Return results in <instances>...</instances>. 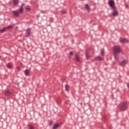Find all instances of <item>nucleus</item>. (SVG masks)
Masks as SVG:
<instances>
[{"label": "nucleus", "instance_id": "nucleus-13", "mask_svg": "<svg viewBox=\"0 0 129 129\" xmlns=\"http://www.w3.org/2000/svg\"><path fill=\"white\" fill-rule=\"evenodd\" d=\"M29 73H30V71H29V70L27 69L25 71V74L26 76H29Z\"/></svg>", "mask_w": 129, "mask_h": 129}, {"label": "nucleus", "instance_id": "nucleus-32", "mask_svg": "<svg viewBox=\"0 0 129 129\" xmlns=\"http://www.w3.org/2000/svg\"><path fill=\"white\" fill-rule=\"evenodd\" d=\"M66 104L67 103V102L65 103Z\"/></svg>", "mask_w": 129, "mask_h": 129}, {"label": "nucleus", "instance_id": "nucleus-30", "mask_svg": "<svg viewBox=\"0 0 129 129\" xmlns=\"http://www.w3.org/2000/svg\"><path fill=\"white\" fill-rule=\"evenodd\" d=\"M39 15H37V18H39Z\"/></svg>", "mask_w": 129, "mask_h": 129}, {"label": "nucleus", "instance_id": "nucleus-17", "mask_svg": "<svg viewBox=\"0 0 129 129\" xmlns=\"http://www.w3.org/2000/svg\"><path fill=\"white\" fill-rule=\"evenodd\" d=\"M8 68H9V69H11L12 68V63L10 62V63H8L7 65Z\"/></svg>", "mask_w": 129, "mask_h": 129}, {"label": "nucleus", "instance_id": "nucleus-24", "mask_svg": "<svg viewBox=\"0 0 129 129\" xmlns=\"http://www.w3.org/2000/svg\"><path fill=\"white\" fill-rule=\"evenodd\" d=\"M101 54L102 56H104V51H102L101 52Z\"/></svg>", "mask_w": 129, "mask_h": 129}, {"label": "nucleus", "instance_id": "nucleus-8", "mask_svg": "<svg viewBox=\"0 0 129 129\" xmlns=\"http://www.w3.org/2000/svg\"><path fill=\"white\" fill-rule=\"evenodd\" d=\"M126 63H127V61L124 59L120 62V66H124Z\"/></svg>", "mask_w": 129, "mask_h": 129}, {"label": "nucleus", "instance_id": "nucleus-6", "mask_svg": "<svg viewBox=\"0 0 129 129\" xmlns=\"http://www.w3.org/2000/svg\"><path fill=\"white\" fill-rule=\"evenodd\" d=\"M113 12L112 13V15L113 17H116L117 16H118V12L116 11V10H113Z\"/></svg>", "mask_w": 129, "mask_h": 129}, {"label": "nucleus", "instance_id": "nucleus-14", "mask_svg": "<svg viewBox=\"0 0 129 129\" xmlns=\"http://www.w3.org/2000/svg\"><path fill=\"white\" fill-rule=\"evenodd\" d=\"M75 59L76 61H77L78 62H79V61H80V59L79 58V56H78V54H76L75 56Z\"/></svg>", "mask_w": 129, "mask_h": 129}, {"label": "nucleus", "instance_id": "nucleus-16", "mask_svg": "<svg viewBox=\"0 0 129 129\" xmlns=\"http://www.w3.org/2000/svg\"><path fill=\"white\" fill-rule=\"evenodd\" d=\"M65 88L66 91H69V85H68V84L65 85Z\"/></svg>", "mask_w": 129, "mask_h": 129}, {"label": "nucleus", "instance_id": "nucleus-21", "mask_svg": "<svg viewBox=\"0 0 129 129\" xmlns=\"http://www.w3.org/2000/svg\"><path fill=\"white\" fill-rule=\"evenodd\" d=\"M28 127L29 129H34L35 127L32 125L28 124Z\"/></svg>", "mask_w": 129, "mask_h": 129}, {"label": "nucleus", "instance_id": "nucleus-10", "mask_svg": "<svg viewBox=\"0 0 129 129\" xmlns=\"http://www.w3.org/2000/svg\"><path fill=\"white\" fill-rule=\"evenodd\" d=\"M95 61H102L103 60V58L101 56H97L95 58Z\"/></svg>", "mask_w": 129, "mask_h": 129}, {"label": "nucleus", "instance_id": "nucleus-5", "mask_svg": "<svg viewBox=\"0 0 129 129\" xmlns=\"http://www.w3.org/2000/svg\"><path fill=\"white\" fill-rule=\"evenodd\" d=\"M120 42L121 43H128V40L126 38H120Z\"/></svg>", "mask_w": 129, "mask_h": 129}, {"label": "nucleus", "instance_id": "nucleus-23", "mask_svg": "<svg viewBox=\"0 0 129 129\" xmlns=\"http://www.w3.org/2000/svg\"><path fill=\"white\" fill-rule=\"evenodd\" d=\"M86 57L87 59H89V55H88V53H87V51H86Z\"/></svg>", "mask_w": 129, "mask_h": 129}, {"label": "nucleus", "instance_id": "nucleus-1", "mask_svg": "<svg viewBox=\"0 0 129 129\" xmlns=\"http://www.w3.org/2000/svg\"><path fill=\"white\" fill-rule=\"evenodd\" d=\"M120 52H121V49L120 48V46L118 45H115L113 47V53L114 54V59L116 60H118V56Z\"/></svg>", "mask_w": 129, "mask_h": 129}, {"label": "nucleus", "instance_id": "nucleus-2", "mask_svg": "<svg viewBox=\"0 0 129 129\" xmlns=\"http://www.w3.org/2000/svg\"><path fill=\"white\" fill-rule=\"evenodd\" d=\"M108 4L110 8H111V9L113 10V11H115V10H116V7H115V3H114V1L109 0Z\"/></svg>", "mask_w": 129, "mask_h": 129}, {"label": "nucleus", "instance_id": "nucleus-31", "mask_svg": "<svg viewBox=\"0 0 129 129\" xmlns=\"http://www.w3.org/2000/svg\"><path fill=\"white\" fill-rule=\"evenodd\" d=\"M69 59H71V56H70V57H69Z\"/></svg>", "mask_w": 129, "mask_h": 129}, {"label": "nucleus", "instance_id": "nucleus-15", "mask_svg": "<svg viewBox=\"0 0 129 129\" xmlns=\"http://www.w3.org/2000/svg\"><path fill=\"white\" fill-rule=\"evenodd\" d=\"M85 8L87 11H89V5L88 4H86L85 6Z\"/></svg>", "mask_w": 129, "mask_h": 129}, {"label": "nucleus", "instance_id": "nucleus-27", "mask_svg": "<svg viewBox=\"0 0 129 129\" xmlns=\"http://www.w3.org/2000/svg\"><path fill=\"white\" fill-rule=\"evenodd\" d=\"M26 10L27 11H29V10H30V8H26Z\"/></svg>", "mask_w": 129, "mask_h": 129}, {"label": "nucleus", "instance_id": "nucleus-28", "mask_svg": "<svg viewBox=\"0 0 129 129\" xmlns=\"http://www.w3.org/2000/svg\"><path fill=\"white\" fill-rule=\"evenodd\" d=\"M49 125H52V122H50L49 123Z\"/></svg>", "mask_w": 129, "mask_h": 129}, {"label": "nucleus", "instance_id": "nucleus-25", "mask_svg": "<svg viewBox=\"0 0 129 129\" xmlns=\"http://www.w3.org/2000/svg\"><path fill=\"white\" fill-rule=\"evenodd\" d=\"M73 55V51H71V52H70V55L71 56V55Z\"/></svg>", "mask_w": 129, "mask_h": 129}, {"label": "nucleus", "instance_id": "nucleus-18", "mask_svg": "<svg viewBox=\"0 0 129 129\" xmlns=\"http://www.w3.org/2000/svg\"><path fill=\"white\" fill-rule=\"evenodd\" d=\"M6 30H7V28L6 27L2 29H1L0 33H4V32H6Z\"/></svg>", "mask_w": 129, "mask_h": 129}, {"label": "nucleus", "instance_id": "nucleus-9", "mask_svg": "<svg viewBox=\"0 0 129 129\" xmlns=\"http://www.w3.org/2000/svg\"><path fill=\"white\" fill-rule=\"evenodd\" d=\"M13 14L14 16V17H18L19 16V12L18 11H13Z\"/></svg>", "mask_w": 129, "mask_h": 129}, {"label": "nucleus", "instance_id": "nucleus-29", "mask_svg": "<svg viewBox=\"0 0 129 129\" xmlns=\"http://www.w3.org/2000/svg\"><path fill=\"white\" fill-rule=\"evenodd\" d=\"M62 14H66V12H62Z\"/></svg>", "mask_w": 129, "mask_h": 129}, {"label": "nucleus", "instance_id": "nucleus-20", "mask_svg": "<svg viewBox=\"0 0 129 129\" xmlns=\"http://www.w3.org/2000/svg\"><path fill=\"white\" fill-rule=\"evenodd\" d=\"M26 35H27V36H28V37H29V36H30V35H31V33L30 32L29 30H26Z\"/></svg>", "mask_w": 129, "mask_h": 129}, {"label": "nucleus", "instance_id": "nucleus-12", "mask_svg": "<svg viewBox=\"0 0 129 129\" xmlns=\"http://www.w3.org/2000/svg\"><path fill=\"white\" fill-rule=\"evenodd\" d=\"M14 6H18L19 1V0H13Z\"/></svg>", "mask_w": 129, "mask_h": 129}, {"label": "nucleus", "instance_id": "nucleus-4", "mask_svg": "<svg viewBox=\"0 0 129 129\" xmlns=\"http://www.w3.org/2000/svg\"><path fill=\"white\" fill-rule=\"evenodd\" d=\"M24 6L25 4H22V6L19 10V14H23V13H24V8H23V7H24Z\"/></svg>", "mask_w": 129, "mask_h": 129}, {"label": "nucleus", "instance_id": "nucleus-3", "mask_svg": "<svg viewBox=\"0 0 129 129\" xmlns=\"http://www.w3.org/2000/svg\"><path fill=\"white\" fill-rule=\"evenodd\" d=\"M120 110L122 111H124L127 108V104H126V103H123L122 104L120 107Z\"/></svg>", "mask_w": 129, "mask_h": 129}, {"label": "nucleus", "instance_id": "nucleus-26", "mask_svg": "<svg viewBox=\"0 0 129 129\" xmlns=\"http://www.w3.org/2000/svg\"><path fill=\"white\" fill-rule=\"evenodd\" d=\"M17 70H18V71H20V70H21V68H20L19 67H18L17 68Z\"/></svg>", "mask_w": 129, "mask_h": 129}, {"label": "nucleus", "instance_id": "nucleus-7", "mask_svg": "<svg viewBox=\"0 0 129 129\" xmlns=\"http://www.w3.org/2000/svg\"><path fill=\"white\" fill-rule=\"evenodd\" d=\"M12 93L9 90H7L5 91V95L6 96H11L12 95Z\"/></svg>", "mask_w": 129, "mask_h": 129}, {"label": "nucleus", "instance_id": "nucleus-19", "mask_svg": "<svg viewBox=\"0 0 129 129\" xmlns=\"http://www.w3.org/2000/svg\"><path fill=\"white\" fill-rule=\"evenodd\" d=\"M6 30L8 29V30H11V29H12L13 28V25H9L7 27H6Z\"/></svg>", "mask_w": 129, "mask_h": 129}, {"label": "nucleus", "instance_id": "nucleus-22", "mask_svg": "<svg viewBox=\"0 0 129 129\" xmlns=\"http://www.w3.org/2000/svg\"><path fill=\"white\" fill-rule=\"evenodd\" d=\"M61 102V99L60 98H57L56 100V103H60Z\"/></svg>", "mask_w": 129, "mask_h": 129}, {"label": "nucleus", "instance_id": "nucleus-11", "mask_svg": "<svg viewBox=\"0 0 129 129\" xmlns=\"http://www.w3.org/2000/svg\"><path fill=\"white\" fill-rule=\"evenodd\" d=\"M60 126V124L58 123H55L54 125H53V126L52 127V129H56L58 128Z\"/></svg>", "mask_w": 129, "mask_h": 129}]
</instances>
